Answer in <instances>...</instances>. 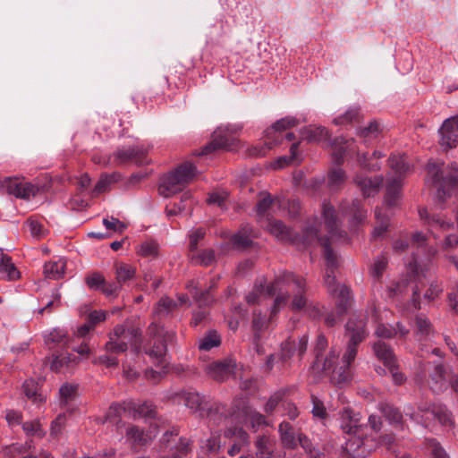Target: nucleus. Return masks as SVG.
<instances>
[{
    "label": "nucleus",
    "mask_w": 458,
    "mask_h": 458,
    "mask_svg": "<svg viewBox=\"0 0 458 458\" xmlns=\"http://www.w3.org/2000/svg\"><path fill=\"white\" fill-rule=\"evenodd\" d=\"M190 259L194 264L208 267L215 260V252L213 250H203L200 252L189 254Z\"/></svg>",
    "instance_id": "nucleus-41"
},
{
    "label": "nucleus",
    "mask_w": 458,
    "mask_h": 458,
    "mask_svg": "<svg viewBox=\"0 0 458 458\" xmlns=\"http://www.w3.org/2000/svg\"><path fill=\"white\" fill-rule=\"evenodd\" d=\"M294 341H285L281 344V351L278 353L282 362H286L296 352Z\"/></svg>",
    "instance_id": "nucleus-58"
},
{
    "label": "nucleus",
    "mask_w": 458,
    "mask_h": 458,
    "mask_svg": "<svg viewBox=\"0 0 458 458\" xmlns=\"http://www.w3.org/2000/svg\"><path fill=\"white\" fill-rule=\"evenodd\" d=\"M45 343L49 346L51 344L64 346L67 344L66 333L62 329L55 328L45 335Z\"/></svg>",
    "instance_id": "nucleus-45"
},
{
    "label": "nucleus",
    "mask_w": 458,
    "mask_h": 458,
    "mask_svg": "<svg viewBox=\"0 0 458 458\" xmlns=\"http://www.w3.org/2000/svg\"><path fill=\"white\" fill-rule=\"evenodd\" d=\"M125 403L126 401L123 402L122 403H112L101 422L105 423L109 421L114 423L117 428H120V427L123 424L121 420L122 414L124 413L128 415V411L125 410Z\"/></svg>",
    "instance_id": "nucleus-29"
},
{
    "label": "nucleus",
    "mask_w": 458,
    "mask_h": 458,
    "mask_svg": "<svg viewBox=\"0 0 458 458\" xmlns=\"http://www.w3.org/2000/svg\"><path fill=\"white\" fill-rule=\"evenodd\" d=\"M404 413L411 420L425 428H428L434 421H438L443 426L452 424L451 414L443 405L420 403L417 409L411 405L406 406Z\"/></svg>",
    "instance_id": "nucleus-4"
},
{
    "label": "nucleus",
    "mask_w": 458,
    "mask_h": 458,
    "mask_svg": "<svg viewBox=\"0 0 458 458\" xmlns=\"http://www.w3.org/2000/svg\"><path fill=\"white\" fill-rule=\"evenodd\" d=\"M20 277V273L12 262L11 257L0 250V278L13 281Z\"/></svg>",
    "instance_id": "nucleus-24"
},
{
    "label": "nucleus",
    "mask_w": 458,
    "mask_h": 458,
    "mask_svg": "<svg viewBox=\"0 0 458 458\" xmlns=\"http://www.w3.org/2000/svg\"><path fill=\"white\" fill-rule=\"evenodd\" d=\"M127 440L136 445H146L151 441L148 434L135 425H129L125 432Z\"/></svg>",
    "instance_id": "nucleus-31"
},
{
    "label": "nucleus",
    "mask_w": 458,
    "mask_h": 458,
    "mask_svg": "<svg viewBox=\"0 0 458 458\" xmlns=\"http://www.w3.org/2000/svg\"><path fill=\"white\" fill-rule=\"evenodd\" d=\"M115 282L123 287L135 278L137 269L134 266L127 263H119L115 265Z\"/></svg>",
    "instance_id": "nucleus-25"
},
{
    "label": "nucleus",
    "mask_w": 458,
    "mask_h": 458,
    "mask_svg": "<svg viewBox=\"0 0 458 458\" xmlns=\"http://www.w3.org/2000/svg\"><path fill=\"white\" fill-rule=\"evenodd\" d=\"M421 277H425V275H420L418 271L417 260L414 259L412 263H410L407 275L404 279L400 282L393 284L387 287L388 296L394 297L398 294H402L405 292L409 282H415L420 284Z\"/></svg>",
    "instance_id": "nucleus-19"
},
{
    "label": "nucleus",
    "mask_w": 458,
    "mask_h": 458,
    "mask_svg": "<svg viewBox=\"0 0 458 458\" xmlns=\"http://www.w3.org/2000/svg\"><path fill=\"white\" fill-rule=\"evenodd\" d=\"M327 347V340L323 335H319L317 338L315 353L316 359L312 364V370L315 373H325L328 374L331 371L335 362L338 360V352L332 350L329 354L323 357L322 353Z\"/></svg>",
    "instance_id": "nucleus-11"
},
{
    "label": "nucleus",
    "mask_w": 458,
    "mask_h": 458,
    "mask_svg": "<svg viewBox=\"0 0 458 458\" xmlns=\"http://www.w3.org/2000/svg\"><path fill=\"white\" fill-rule=\"evenodd\" d=\"M302 139L309 142H320L328 139V131L325 127L309 126L301 131Z\"/></svg>",
    "instance_id": "nucleus-32"
},
{
    "label": "nucleus",
    "mask_w": 458,
    "mask_h": 458,
    "mask_svg": "<svg viewBox=\"0 0 458 458\" xmlns=\"http://www.w3.org/2000/svg\"><path fill=\"white\" fill-rule=\"evenodd\" d=\"M322 218L325 227L328 233V237H321L318 235L317 225H310L306 226L302 232L301 241L306 245L318 243L324 247V257L327 263V270L325 275V284L328 293L335 299L337 315L330 312L325 317V323L327 327H334L338 318L344 316L352 303L350 290L346 285L335 284L334 270L337 267V256L330 247V239L345 241L347 234L339 228V223L335 216V210L330 203L324 202L322 207Z\"/></svg>",
    "instance_id": "nucleus-1"
},
{
    "label": "nucleus",
    "mask_w": 458,
    "mask_h": 458,
    "mask_svg": "<svg viewBox=\"0 0 458 458\" xmlns=\"http://www.w3.org/2000/svg\"><path fill=\"white\" fill-rule=\"evenodd\" d=\"M148 335L149 337L150 347L146 353L150 357L154 364L159 370L148 369L145 372L148 379L157 381L164 374L166 373L168 361L166 360L167 344L172 343L175 337V334L172 330H166L157 323H151L148 328Z\"/></svg>",
    "instance_id": "nucleus-3"
},
{
    "label": "nucleus",
    "mask_w": 458,
    "mask_h": 458,
    "mask_svg": "<svg viewBox=\"0 0 458 458\" xmlns=\"http://www.w3.org/2000/svg\"><path fill=\"white\" fill-rule=\"evenodd\" d=\"M345 335L348 342L360 344L368 335L365 318L355 315L350 318L345 324Z\"/></svg>",
    "instance_id": "nucleus-17"
},
{
    "label": "nucleus",
    "mask_w": 458,
    "mask_h": 458,
    "mask_svg": "<svg viewBox=\"0 0 458 458\" xmlns=\"http://www.w3.org/2000/svg\"><path fill=\"white\" fill-rule=\"evenodd\" d=\"M233 366L230 360H217L207 365L206 371L216 381H224L233 373Z\"/></svg>",
    "instance_id": "nucleus-21"
},
{
    "label": "nucleus",
    "mask_w": 458,
    "mask_h": 458,
    "mask_svg": "<svg viewBox=\"0 0 458 458\" xmlns=\"http://www.w3.org/2000/svg\"><path fill=\"white\" fill-rule=\"evenodd\" d=\"M345 179L344 171L340 167H334L328 173L327 185L331 190L336 191L344 184Z\"/></svg>",
    "instance_id": "nucleus-36"
},
{
    "label": "nucleus",
    "mask_w": 458,
    "mask_h": 458,
    "mask_svg": "<svg viewBox=\"0 0 458 458\" xmlns=\"http://www.w3.org/2000/svg\"><path fill=\"white\" fill-rule=\"evenodd\" d=\"M379 409L384 414L386 419L392 424H399L402 421L403 416L398 409L388 403H380Z\"/></svg>",
    "instance_id": "nucleus-46"
},
{
    "label": "nucleus",
    "mask_w": 458,
    "mask_h": 458,
    "mask_svg": "<svg viewBox=\"0 0 458 458\" xmlns=\"http://www.w3.org/2000/svg\"><path fill=\"white\" fill-rule=\"evenodd\" d=\"M236 129L232 126L219 127L213 134L212 140L198 155H208L218 149L231 150L234 139L232 137Z\"/></svg>",
    "instance_id": "nucleus-12"
},
{
    "label": "nucleus",
    "mask_w": 458,
    "mask_h": 458,
    "mask_svg": "<svg viewBox=\"0 0 458 458\" xmlns=\"http://www.w3.org/2000/svg\"><path fill=\"white\" fill-rule=\"evenodd\" d=\"M176 307L177 304L174 300L169 297H164L157 303V312L159 315H167Z\"/></svg>",
    "instance_id": "nucleus-57"
},
{
    "label": "nucleus",
    "mask_w": 458,
    "mask_h": 458,
    "mask_svg": "<svg viewBox=\"0 0 458 458\" xmlns=\"http://www.w3.org/2000/svg\"><path fill=\"white\" fill-rule=\"evenodd\" d=\"M261 225L280 241L295 242L297 240V235L293 232V230L279 220L267 218V220Z\"/></svg>",
    "instance_id": "nucleus-20"
},
{
    "label": "nucleus",
    "mask_w": 458,
    "mask_h": 458,
    "mask_svg": "<svg viewBox=\"0 0 458 458\" xmlns=\"http://www.w3.org/2000/svg\"><path fill=\"white\" fill-rule=\"evenodd\" d=\"M353 183L360 189L364 197H371L379 191L383 183V176L369 177L363 173H359L353 177Z\"/></svg>",
    "instance_id": "nucleus-18"
},
{
    "label": "nucleus",
    "mask_w": 458,
    "mask_h": 458,
    "mask_svg": "<svg viewBox=\"0 0 458 458\" xmlns=\"http://www.w3.org/2000/svg\"><path fill=\"white\" fill-rule=\"evenodd\" d=\"M275 200L270 194L266 193L257 203L256 212L259 220L261 224L266 222L270 217L269 210L271 209Z\"/></svg>",
    "instance_id": "nucleus-33"
},
{
    "label": "nucleus",
    "mask_w": 458,
    "mask_h": 458,
    "mask_svg": "<svg viewBox=\"0 0 458 458\" xmlns=\"http://www.w3.org/2000/svg\"><path fill=\"white\" fill-rule=\"evenodd\" d=\"M105 349L106 352H110L115 355L126 352L128 349V344L126 342L123 340H114L113 338H111L110 341H108L106 344Z\"/></svg>",
    "instance_id": "nucleus-54"
},
{
    "label": "nucleus",
    "mask_w": 458,
    "mask_h": 458,
    "mask_svg": "<svg viewBox=\"0 0 458 458\" xmlns=\"http://www.w3.org/2000/svg\"><path fill=\"white\" fill-rule=\"evenodd\" d=\"M77 396V386L65 383L59 389V402L62 408L72 404Z\"/></svg>",
    "instance_id": "nucleus-35"
},
{
    "label": "nucleus",
    "mask_w": 458,
    "mask_h": 458,
    "mask_svg": "<svg viewBox=\"0 0 458 458\" xmlns=\"http://www.w3.org/2000/svg\"><path fill=\"white\" fill-rule=\"evenodd\" d=\"M188 291L194 299L195 302L199 306H209L214 302V298L210 294L209 290L199 291L193 283L187 285Z\"/></svg>",
    "instance_id": "nucleus-34"
},
{
    "label": "nucleus",
    "mask_w": 458,
    "mask_h": 458,
    "mask_svg": "<svg viewBox=\"0 0 458 458\" xmlns=\"http://www.w3.org/2000/svg\"><path fill=\"white\" fill-rule=\"evenodd\" d=\"M103 225L107 230L114 232L122 233L126 229L125 224L114 216L104 218Z\"/></svg>",
    "instance_id": "nucleus-62"
},
{
    "label": "nucleus",
    "mask_w": 458,
    "mask_h": 458,
    "mask_svg": "<svg viewBox=\"0 0 458 458\" xmlns=\"http://www.w3.org/2000/svg\"><path fill=\"white\" fill-rule=\"evenodd\" d=\"M267 290L269 294H276L271 310V317L287 303L290 291L293 293L292 301L293 310H303L304 313L314 318L321 316L319 306L309 301L305 297L306 282L302 277L290 272H284L270 284Z\"/></svg>",
    "instance_id": "nucleus-2"
},
{
    "label": "nucleus",
    "mask_w": 458,
    "mask_h": 458,
    "mask_svg": "<svg viewBox=\"0 0 458 458\" xmlns=\"http://www.w3.org/2000/svg\"><path fill=\"white\" fill-rule=\"evenodd\" d=\"M22 389H23V392H24L26 397L29 400H31L33 403H42L44 401L43 396L38 393V384L34 380H32V379L26 380L23 383Z\"/></svg>",
    "instance_id": "nucleus-42"
},
{
    "label": "nucleus",
    "mask_w": 458,
    "mask_h": 458,
    "mask_svg": "<svg viewBox=\"0 0 458 458\" xmlns=\"http://www.w3.org/2000/svg\"><path fill=\"white\" fill-rule=\"evenodd\" d=\"M66 261L64 259H58L55 261H49L44 265V275L51 280H58L64 275Z\"/></svg>",
    "instance_id": "nucleus-28"
},
{
    "label": "nucleus",
    "mask_w": 458,
    "mask_h": 458,
    "mask_svg": "<svg viewBox=\"0 0 458 458\" xmlns=\"http://www.w3.org/2000/svg\"><path fill=\"white\" fill-rule=\"evenodd\" d=\"M257 455L259 458H270L273 453L270 440L267 437L262 436L256 441Z\"/></svg>",
    "instance_id": "nucleus-48"
},
{
    "label": "nucleus",
    "mask_w": 458,
    "mask_h": 458,
    "mask_svg": "<svg viewBox=\"0 0 458 458\" xmlns=\"http://www.w3.org/2000/svg\"><path fill=\"white\" fill-rule=\"evenodd\" d=\"M299 124V120L293 116H286L277 120L270 128L265 131L266 140L264 146H255L250 150L252 157H263L267 153V149H271L274 146L279 145L283 139L278 134L279 132L287 129L295 127Z\"/></svg>",
    "instance_id": "nucleus-8"
},
{
    "label": "nucleus",
    "mask_w": 458,
    "mask_h": 458,
    "mask_svg": "<svg viewBox=\"0 0 458 458\" xmlns=\"http://www.w3.org/2000/svg\"><path fill=\"white\" fill-rule=\"evenodd\" d=\"M439 144L445 149L456 147L458 141V115L447 118L438 130Z\"/></svg>",
    "instance_id": "nucleus-15"
},
{
    "label": "nucleus",
    "mask_w": 458,
    "mask_h": 458,
    "mask_svg": "<svg viewBox=\"0 0 458 458\" xmlns=\"http://www.w3.org/2000/svg\"><path fill=\"white\" fill-rule=\"evenodd\" d=\"M341 428L344 432L357 436L360 440L364 436L363 424L360 422V414L354 413L349 407L344 408L341 412Z\"/></svg>",
    "instance_id": "nucleus-16"
},
{
    "label": "nucleus",
    "mask_w": 458,
    "mask_h": 458,
    "mask_svg": "<svg viewBox=\"0 0 458 458\" xmlns=\"http://www.w3.org/2000/svg\"><path fill=\"white\" fill-rule=\"evenodd\" d=\"M299 142L292 144L290 148V156L280 157L274 164L275 168H283L290 164H300L301 158L298 155Z\"/></svg>",
    "instance_id": "nucleus-37"
},
{
    "label": "nucleus",
    "mask_w": 458,
    "mask_h": 458,
    "mask_svg": "<svg viewBox=\"0 0 458 458\" xmlns=\"http://www.w3.org/2000/svg\"><path fill=\"white\" fill-rule=\"evenodd\" d=\"M197 167L191 162H184L161 179L159 191L170 197L182 191L197 175Z\"/></svg>",
    "instance_id": "nucleus-6"
},
{
    "label": "nucleus",
    "mask_w": 458,
    "mask_h": 458,
    "mask_svg": "<svg viewBox=\"0 0 458 458\" xmlns=\"http://www.w3.org/2000/svg\"><path fill=\"white\" fill-rule=\"evenodd\" d=\"M375 216L379 222V225L374 228L372 232V237L374 239H377L386 232L388 228V218L386 216L381 217V211L379 208L376 209Z\"/></svg>",
    "instance_id": "nucleus-53"
},
{
    "label": "nucleus",
    "mask_w": 458,
    "mask_h": 458,
    "mask_svg": "<svg viewBox=\"0 0 458 458\" xmlns=\"http://www.w3.org/2000/svg\"><path fill=\"white\" fill-rule=\"evenodd\" d=\"M402 185V177L392 175L387 177L385 202L388 207H394L397 204L401 196Z\"/></svg>",
    "instance_id": "nucleus-23"
},
{
    "label": "nucleus",
    "mask_w": 458,
    "mask_h": 458,
    "mask_svg": "<svg viewBox=\"0 0 458 458\" xmlns=\"http://www.w3.org/2000/svg\"><path fill=\"white\" fill-rule=\"evenodd\" d=\"M220 343V336L216 332L210 331L199 339V349L201 351H209L212 348L218 346Z\"/></svg>",
    "instance_id": "nucleus-43"
},
{
    "label": "nucleus",
    "mask_w": 458,
    "mask_h": 458,
    "mask_svg": "<svg viewBox=\"0 0 458 458\" xmlns=\"http://www.w3.org/2000/svg\"><path fill=\"white\" fill-rule=\"evenodd\" d=\"M120 178V174L117 173H113L112 174H104L100 176L98 182L95 185L93 190V195H98L102 192H105L108 190L109 186L117 182Z\"/></svg>",
    "instance_id": "nucleus-40"
},
{
    "label": "nucleus",
    "mask_w": 458,
    "mask_h": 458,
    "mask_svg": "<svg viewBox=\"0 0 458 458\" xmlns=\"http://www.w3.org/2000/svg\"><path fill=\"white\" fill-rule=\"evenodd\" d=\"M105 281V277L99 273H92L86 277L88 286L95 291H100Z\"/></svg>",
    "instance_id": "nucleus-60"
},
{
    "label": "nucleus",
    "mask_w": 458,
    "mask_h": 458,
    "mask_svg": "<svg viewBox=\"0 0 458 458\" xmlns=\"http://www.w3.org/2000/svg\"><path fill=\"white\" fill-rule=\"evenodd\" d=\"M360 344H353L348 342L345 352L341 359L340 363H335L331 371V380L338 386H344L349 383L352 378V372L351 364L354 361L357 356V346Z\"/></svg>",
    "instance_id": "nucleus-9"
},
{
    "label": "nucleus",
    "mask_w": 458,
    "mask_h": 458,
    "mask_svg": "<svg viewBox=\"0 0 458 458\" xmlns=\"http://www.w3.org/2000/svg\"><path fill=\"white\" fill-rule=\"evenodd\" d=\"M22 429L27 436L43 437L45 431L38 420H30L22 423Z\"/></svg>",
    "instance_id": "nucleus-52"
},
{
    "label": "nucleus",
    "mask_w": 458,
    "mask_h": 458,
    "mask_svg": "<svg viewBox=\"0 0 458 458\" xmlns=\"http://www.w3.org/2000/svg\"><path fill=\"white\" fill-rule=\"evenodd\" d=\"M359 116L358 107H350L344 115L334 120L335 124H344L355 121Z\"/></svg>",
    "instance_id": "nucleus-63"
},
{
    "label": "nucleus",
    "mask_w": 458,
    "mask_h": 458,
    "mask_svg": "<svg viewBox=\"0 0 458 458\" xmlns=\"http://www.w3.org/2000/svg\"><path fill=\"white\" fill-rule=\"evenodd\" d=\"M93 363L106 365V367L110 368L118 366L119 360L117 357L113 353L106 352L103 355L96 357L93 360Z\"/></svg>",
    "instance_id": "nucleus-59"
},
{
    "label": "nucleus",
    "mask_w": 458,
    "mask_h": 458,
    "mask_svg": "<svg viewBox=\"0 0 458 458\" xmlns=\"http://www.w3.org/2000/svg\"><path fill=\"white\" fill-rule=\"evenodd\" d=\"M428 174L432 176V182L438 185L436 199L439 203L445 201L451 197L452 192L458 191V177L450 175L447 177H440L441 167L436 163L429 162L428 164Z\"/></svg>",
    "instance_id": "nucleus-10"
},
{
    "label": "nucleus",
    "mask_w": 458,
    "mask_h": 458,
    "mask_svg": "<svg viewBox=\"0 0 458 458\" xmlns=\"http://www.w3.org/2000/svg\"><path fill=\"white\" fill-rule=\"evenodd\" d=\"M416 380L422 384L429 377L428 386L435 393H440L446 387V383L451 378L442 361H429L419 359L416 361ZM455 376L452 377L454 378Z\"/></svg>",
    "instance_id": "nucleus-5"
},
{
    "label": "nucleus",
    "mask_w": 458,
    "mask_h": 458,
    "mask_svg": "<svg viewBox=\"0 0 458 458\" xmlns=\"http://www.w3.org/2000/svg\"><path fill=\"white\" fill-rule=\"evenodd\" d=\"M0 188L16 198L29 199L34 197L39 191L38 186L28 182H20L17 179L6 177L0 182Z\"/></svg>",
    "instance_id": "nucleus-13"
},
{
    "label": "nucleus",
    "mask_w": 458,
    "mask_h": 458,
    "mask_svg": "<svg viewBox=\"0 0 458 458\" xmlns=\"http://www.w3.org/2000/svg\"><path fill=\"white\" fill-rule=\"evenodd\" d=\"M389 166L395 174L394 176H400L410 169V165L406 161L404 156H391L388 159Z\"/></svg>",
    "instance_id": "nucleus-38"
},
{
    "label": "nucleus",
    "mask_w": 458,
    "mask_h": 458,
    "mask_svg": "<svg viewBox=\"0 0 458 458\" xmlns=\"http://www.w3.org/2000/svg\"><path fill=\"white\" fill-rule=\"evenodd\" d=\"M148 149L143 146H128L118 148L113 154L114 162L123 165L128 164L142 165Z\"/></svg>",
    "instance_id": "nucleus-14"
},
{
    "label": "nucleus",
    "mask_w": 458,
    "mask_h": 458,
    "mask_svg": "<svg viewBox=\"0 0 458 458\" xmlns=\"http://www.w3.org/2000/svg\"><path fill=\"white\" fill-rule=\"evenodd\" d=\"M342 143H347L346 140H344V138H336L333 143V145L335 146V148L334 149L332 153V159L333 162L339 167V165L344 162V157L345 154V148L344 147H338L337 145Z\"/></svg>",
    "instance_id": "nucleus-55"
},
{
    "label": "nucleus",
    "mask_w": 458,
    "mask_h": 458,
    "mask_svg": "<svg viewBox=\"0 0 458 458\" xmlns=\"http://www.w3.org/2000/svg\"><path fill=\"white\" fill-rule=\"evenodd\" d=\"M375 335L381 338H392L397 335V332L391 325L380 324L377 327Z\"/></svg>",
    "instance_id": "nucleus-64"
},
{
    "label": "nucleus",
    "mask_w": 458,
    "mask_h": 458,
    "mask_svg": "<svg viewBox=\"0 0 458 458\" xmlns=\"http://www.w3.org/2000/svg\"><path fill=\"white\" fill-rule=\"evenodd\" d=\"M415 327L418 341H432L435 337L431 323L427 318L418 316L415 320Z\"/></svg>",
    "instance_id": "nucleus-26"
},
{
    "label": "nucleus",
    "mask_w": 458,
    "mask_h": 458,
    "mask_svg": "<svg viewBox=\"0 0 458 458\" xmlns=\"http://www.w3.org/2000/svg\"><path fill=\"white\" fill-rule=\"evenodd\" d=\"M269 285L270 284L265 287L262 284V283H260L259 284H256L254 286V290L246 296L247 302L249 304H255L259 301V298L262 296H273L274 294H269L267 293V289Z\"/></svg>",
    "instance_id": "nucleus-50"
},
{
    "label": "nucleus",
    "mask_w": 458,
    "mask_h": 458,
    "mask_svg": "<svg viewBox=\"0 0 458 458\" xmlns=\"http://www.w3.org/2000/svg\"><path fill=\"white\" fill-rule=\"evenodd\" d=\"M419 215L431 228H439L441 230H448L453 227L451 220H445L439 215H429L428 210L423 208L419 210Z\"/></svg>",
    "instance_id": "nucleus-27"
},
{
    "label": "nucleus",
    "mask_w": 458,
    "mask_h": 458,
    "mask_svg": "<svg viewBox=\"0 0 458 458\" xmlns=\"http://www.w3.org/2000/svg\"><path fill=\"white\" fill-rule=\"evenodd\" d=\"M376 357L386 367L396 361L391 347L384 342L377 341L372 345Z\"/></svg>",
    "instance_id": "nucleus-30"
},
{
    "label": "nucleus",
    "mask_w": 458,
    "mask_h": 458,
    "mask_svg": "<svg viewBox=\"0 0 458 458\" xmlns=\"http://www.w3.org/2000/svg\"><path fill=\"white\" fill-rule=\"evenodd\" d=\"M205 236V231L201 228H199L193 232H191L189 235V251L190 254L197 251L199 242L201 241Z\"/></svg>",
    "instance_id": "nucleus-61"
},
{
    "label": "nucleus",
    "mask_w": 458,
    "mask_h": 458,
    "mask_svg": "<svg viewBox=\"0 0 458 458\" xmlns=\"http://www.w3.org/2000/svg\"><path fill=\"white\" fill-rule=\"evenodd\" d=\"M181 400L184 405L193 411L202 409L203 397L195 392H183L181 394Z\"/></svg>",
    "instance_id": "nucleus-39"
},
{
    "label": "nucleus",
    "mask_w": 458,
    "mask_h": 458,
    "mask_svg": "<svg viewBox=\"0 0 458 458\" xmlns=\"http://www.w3.org/2000/svg\"><path fill=\"white\" fill-rule=\"evenodd\" d=\"M352 216L351 222L358 224L363 222L367 218V211L361 208V201L354 199L347 211Z\"/></svg>",
    "instance_id": "nucleus-44"
},
{
    "label": "nucleus",
    "mask_w": 458,
    "mask_h": 458,
    "mask_svg": "<svg viewBox=\"0 0 458 458\" xmlns=\"http://www.w3.org/2000/svg\"><path fill=\"white\" fill-rule=\"evenodd\" d=\"M426 448L432 458H448L445 451L435 439L428 440Z\"/></svg>",
    "instance_id": "nucleus-56"
},
{
    "label": "nucleus",
    "mask_w": 458,
    "mask_h": 458,
    "mask_svg": "<svg viewBox=\"0 0 458 458\" xmlns=\"http://www.w3.org/2000/svg\"><path fill=\"white\" fill-rule=\"evenodd\" d=\"M138 253L148 259H155L158 256V244L156 242H145L140 245Z\"/></svg>",
    "instance_id": "nucleus-49"
},
{
    "label": "nucleus",
    "mask_w": 458,
    "mask_h": 458,
    "mask_svg": "<svg viewBox=\"0 0 458 458\" xmlns=\"http://www.w3.org/2000/svg\"><path fill=\"white\" fill-rule=\"evenodd\" d=\"M125 410L128 411V417L133 420L153 418L156 413L152 404L148 402L139 403L134 401H126Z\"/></svg>",
    "instance_id": "nucleus-22"
},
{
    "label": "nucleus",
    "mask_w": 458,
    "mask_h": 458,
    "mask_svg": "<svg viewBox=\"0 0 458 458\" xmlns=\"http://www.w3.org/2000/svg\"><path fill=\"white\" fill-rule=\"evenodd\" d=\"M280 440L284 448L296 449L301 445L312 458H323L324 454L313 446L310 440L302 433L296 432L295 428L287 421L279 424Z\"/></svg>",
    "instance_id": "nucleus-7"
},
{
    "label": "nucleus",
    "mask_w": 458,
    "mask_h": 458,
    "mask_svg": "<svg viewBox=\"0 0 458 458\" xmlns=\"http://www.w3.org/2000/svg\"><path fill=\"white\" fill-rule=\"evenodd\" d=\"M383 154L379 151H374L371 156L367 153L358 154V161L361 167L369 171H377L380 169V165L376 164H370L369 161L370 158H380Z\"/></svg>",
    "instance_id": "nucleus-47"
},
{
    "label": "nucleus",
    "mask_w": 458,
    "mask_h": 458,
    "mask_svg": "<svg viewBox=\"0 0 458 458\" xmlns=\"http://www.w3.org/2000/svg\"><path fill=\"white\" fill-rule=\"evenodd\" d=\"M387 259L384 256L377 257L370 268V274L375 280H380L387 267Z\"/></svg>",
    "instance_id": "nucleus-51"
}]
</instances>
